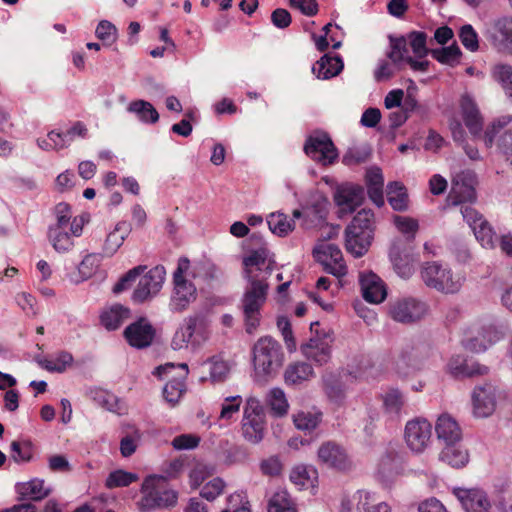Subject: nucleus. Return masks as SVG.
I'll use <instances>...</instances> for the list:
<instances>
[{"instance_id":"obj_1","label":"nucleus","mask_w":512,"mask_h":512,"mask_svg":"<svg viewBox=\"0 0 512 512\" xmlns=\"http://www.w3.org/2000/svg\"><path fill=\"white\" fill-rule=\"evenodd\" d=\"M250 240L260 244V246L250 249L242 258L243 278L247 281V285L239 307L248 334L254 333L260 325L261 310L267 300L269 291L267 280L277 265L274 253L263 244L260 234L253 233Z\"/></svg>"},{"instance_id":"obj_2","label":"nucleus","mask_w":512,"mask_h":512,"mask_svg":"<svg viewBox=\"0 0 512 512\" xmlns=\"http://www.w3.org/2000/svg\"><path fill=\"white\" fill-rule=\"evenodd\" d=\"M182 467L183 462L176 459L170 462L166 470L167 476L152 474L144 479L140 490L142 497L137 503L141 512H149L176 505L178 494L176 491L168 489L166 482L168 477H175Z\"/></svg>"},{"instance_id":"obj_3","label":"nucleus","mask_w":512,"mask_h":512,"mask_svg":"<svg viewBox=\"0 0 512 512\" xmlns=\"http://www.w3.org/2000/svg\"><path fill=\"white\" fill-rule=\"evenodd\" d=\"M374 213L362 209L345 229V248L354 257H362L369 249L373 239Z\"/></svg>"},{"instance_id":"obj_4","label":"nucleus","mask_w":512,"mask_h":512,"mask_svg":"<svg viewBox=\"0 0 512 512\" xmlns=\"http://www.w3.org/2000/svg\"><path fill=\"white\" fill-rule=\"evenodd\" d=\"M280 343L271 336H263L253 346V364L257 374L271 375L283 363Z\"/></svg>"},{"instance_id":"obj_5","label":"nucleus","mask_w":512,"mask_h":512,"mask_svg":"<svg viewBox=\"0 0 512 512\" xmlns=\"http://www.w3.org/2000/svg\"><path fill=\"white\" fill-rule=\"evenodd\" d=\"M190 266V261L186 257L178 260L177 268L173 273V293L170 300L172 311L182 312L188 308L197 298V289L193 282L184 277Z\"/></svg>"},{"instance_id":"obj_6","label":"nucleus","mask_w":512,"mask_h":512,"mask_svg":"<svg viewBox=\"0 0 512 512\" xmlns=\"http://www.w3.org/2000/svg\"><path fill=\"white\" fill-rule=\"evenodd\" d=\"M421 277L426 286L442 293L453 294L461 288L460 279H454L451 269L437 261L426 262Z\"/></svg>"},{"instance_id":"obj_7","label":"nucleus","mask_w":512,"mask_h":512,"mask_svg":"<svg viewBox=\"0 0 512 512\" xmlns=\"http://www.w3.org/2000/svg\"><path fill=\"white\" fill-rule=\"evenodd\" d=\"M304 152L311 159L323 165L333 164L338 158L337 148L331 137L323 131H315L307 137Z\"/></svg>"},{"instance_id":"obj_8","label":"nucleus","mask_w":512,"mask_h":512,"mask_svg":"<svg viewBox=\"0 0 512 512\" xmlns=\"http://www.w3.org/2000/svg\"><path fill=\"white\" fill-rule=\"evenodd\" d=\"M477 174L472 170H463L452 180L451 192L446 198L447 205L457 206L463 202H475L477 199Z\"/></svg>"},{"instance_id":"obj_9","label":"nucleus","mask_w":512,"mask_h":512,"mask_svg":"<svg viewBox=\"0 0 512 512\" xmlns=\"http://www.w3.org/2000/svg\"><path fill=\"white\" fill-rule=\"evenodd\" d=\"M432 425L425 418H415L406 423L404 438L407 446L415 453H422L429 445Z\"/></svg>"},{"instance_id":"obj_10","label":"nucleus","mask_w":512,"mask_h":512,"mask_svg":"<svg viewBox=\"0 0 512 512\" xmlns=\"http://www.w3.org/2000/svg\"><path fill=\"white\" fill-rule=\"evenodd\" d=\"M485 36L497 52L512 55V18L495 20L486 29Z\"/></svg>"},{"instance_id":"obj_11","label":"nucleus","mask_w":512,"mask_h":512,"mask_svg":"<svg viewBox=\"0 0 512 512\" xmlns=\"http://www.w3.org/2000/svg\"><path fill=\"white\" fill-rule=\"evenodd\" d=\"M365 200L363 186L353 183H344L334 192V202L339 207L340 217L353 213Z\"/></svg>"},{"instance_id":"obj_12","label":"nucleus","mask_w":512,"mask_h":512,"mask_svg":"<svg viewBox=\"0 0 512 512\" xmlns=\"http://www.w3.org/2000/svg\"><path fill=\"white\" fill-rule=\"evenodd\" d=\"M427 311L426 304L414 298L396 299L389 305V315L397 322L412 323L420 320Z\"/></svg>"},{"instance_id":"obj_13","label":"nucleus","mask_w":512,"mask_h":512,"mask_svg":"<svg viewBox=\"0 0 512 512\" xmlns=\"http://www.w3.org/2000/svg\"><path fill=\"white\" fill-rule=\"evenodd\" d=\"M165 275L166 270L162 265H157L150 269L140 278L137 288L134 290L132 295L133 301L143 303L150 297L156 295L162 288Z\"/></svg>"},{"instance_id":"obj_14","label":"nucleus","mask_w":512,"mask_h":512,"mask_svg":"<svg viewBox=\"0 0 512 512\" xmlns=\"http://www.w3.org/2000/svg\"><path fill=\"white\" fill-rule=\"evenodd\" d=\"M156 335V330L152 324L144 317L128 325L123 336L127 343L137 349L149 347Z\"/></svg>"},{"instance_id":"obj_15","label":"nucleus","mask_w":512,"mask_h":512,"mask_svg":"<svg viewBox=\"0 0 512 512\" xmlns=\"http://www.w3.org/2000/svg\"><path fill=\"white\" fill-rule=\"evenodd\" d=\"M328 205L329 201L324 194L319 192L313 194L304 208L303 227L311 229L324 225L328 214Z\"/></svg>"},{"instance_id":"obj_16","label":"nucleus","mask_w":512,"mask_h":512,"mask_svg":"<svg viewBox=\"0 0 512 512\" xmlns=\"http://www.w3.org/2000/svg\"><path fill=\"white\" fill-rule=\"evenodd\" d=\"M389 257L401 278L407 279L413 274L414 255L410 246L402 241L394 242L390 248Z\"/></svg>"},{"instance_id":"obj_17","label":"nucleus","mask_w":512,"mask_h":512,"mask_svg":"<svg viewBox=\"0 0 512 512\" xmlns=\"http://www.w3.org/2000/svg\"><path fill=\"white\" fill-rule=\"evenodd\" d=\"M318 459L325 466L337 470H345L349 466L345 450L334 441L324 442L319 447Z\"/></svg>"},{"instance_id":"obj_18","label":"nucleus","mask_w":512,"mask_h":512,"mask_svg":"<svg viewBox=\"0 0 512 512\" xmlns=\"http://www.w3.org/2000/svg\"><path fill=\"white\" fill-rule=\"evenodd\" d=\"M460 110L463 122L472 136V141L480 137V112L478 104L470 94L465 93L460 99Z\"/></svg>"},{"instance_id":"obj_19","label":"nucleus","mask_w":512,"mask_h":512,"mask_svg":"<svg viewBox=\"0 0 512 512\" xmlns=\"http://www.w3.org/2000/svg\"><path fill=\"white\" fill-rule=\"evenodd\" d=\"M363 298L370 303H380L387 295L384 282L373 272L362 273L359 277Z\"/></svg>"},{"instance_id":"obj_20","label":"nucleus","mask_w":512,"mask_h":512,"mask_svg":"<svg viewBox=\"0 0 512 512\" xmlns=\"http://www.w3.org/2000/svg\"><path fill=\"white\" fill-rule=\"evenodd\" d=\"M435 432L439 441L447 444H458L462 438V431L458 422L448 413H442L437 418Z\"/></svg>"},{"instance_id":"obj_21","label":"nucleus","mask_w":512,"mask_h":512,"mask_svg":"<svg viewBox=\"0 0 512 512\" xmlns=\"http://www.w3.org/2000/svg\"><path fill=\"white\" fill-rule=\"evenodd\" d=\"M18 499L40 501L50 495L52 489L45 486L43 479L34 478L27 482L17 483L15 486Z\"/></svg>"},{"instance_id":"obj_22","label":"nucleus","mask_w":512,"mask_h":512,"mask_svg":"<svg viewBox=\"0 0 512 512\" xmlns=\"http://www.w3.org/2000/svg\"><path fill=\"white\" fill-rule=\"evenodd\" d=\"M447 366L450 374L456 379L471 378L480 374L479 363L464 355L451 357Z\"/></svg>"},{"instance_id":"obj_23","label":"nucleus","mask_w":512,"mask_h":512,"mask_svg":"<svg viewBox=\"0 0 512 512\" xmlns=\"http://www.w3.org/2000/svg\"><path fill=\"white\" fill-rule=\"evenodd\" d=\"M344 67L339 55L324 54L312 67V72L318 79H330L337 76Z\"/></svg>"},{"instance_id":"obj_24","label":"nucleus","mask_w":512,"mask_h":512,"mask_svg":"<svg viewBox=\"0 0 512 512\" xmlns=\"http://www.w3.org/2000/svg\"><path fill=\"white\" fill-rule=\"evenodd\" d=\"M88 129L86 125L81 121H76L72 127L67 129L65 132H60L57 130H51L47 137L49 139H53V137H57L58 141H55L56 150H61L67 148L74 140L76 136L80 138H85L87 136Z\"/></svg>"},{"instance_id":"obj_25","label":"nucleus","mask_w":512,"mask_h":512,"mask_svg":"<svg viewBox=\"0 0 512 512\" xmlns=\"http://www.w3.org/2000/svg\"><path fill=\"white\" fill-rule=\"evenodd\" d=\"M129 317V308L121 304H114L101 313L100 322L107 330L113 331L118 329Z\"/></svg>"},{"instance_id":"obj_26","label":"nucleus","mask_w":512,"mask_h":512,"mask_svg":"<svg viewBox=\"0 0 512 512\" xmlns=\"http://www.w3.org/2000/svg\"><path fill=\"white\" fill-rule=\"evenodd\" d=\"M314 370L307 362H294L287 366L284 379L287 385H300L314 377Z\"/></svg>"},{"instance_id":"obj_27","label":"nucleus","mask_w":512,"mask_h":512,"mask_svg":"<svg viewBox=\"0 0 512 512\" xmlns=\"http://www.w3.org/2000/svg\"><path fill=\"white\" fill-rule=\"evenodd\" d=\"M395 367L397 373L404 377L420 369V362L413 346L406 345L400 350L395 360Z\"/></svg>"},{"instance_id":"obj_28","label":"nucleus","mask_w":512,"mask_h":512,"mask_svg":"<svg viewBox=\"0 0 512 512\" xmlns=\"http://www.w3.org/2000/svg\"><path fill=\"white\" fill-rule=\"evenodd\" d=\"M452 493L465 512H480V490L478 488L454 487Z\"/></svg>"},{"instance_id":"obj_29","label":"nucleus","mask_w":512,"mask_h":512,"mask_svg":"<svg viewBox=\"0 0 512 512\" xmlns=\"http://www.w3.org/2000/svg\"><path fill=\"white\" fill-rule=\"evenodd\" d=\"M387 199L393 210L404 212L408 209V194L405 186L398 181L387 184Z\"/></svg>"},{"instance_id":"obj_30","label":"nucleus","mask_w":512,"mask_h":512,"mask_svg":"<svg viewBox=\"0 0 512 512\" xmlns=\"http://www.w3.org/2000/svg\"><path fill=\"white\" fill-rule=\"evenodd\" d=\"M127 111L136 115L139 121L154 124L159 120V113L154 106L145 100H135L129 103Z\"/></svg>"},{"instance_id":"obj_31","label":"nucleus","mask_w":512,"mask_h":512,"mask_svg":"<svg viewBox=\"0 0 512 512\" xmlns=\"http://www.w3.org/2000/svg\"><path fill=\"white\" fill-rule=\"evenodd\" d=\"M389 41L390 51L387 53V57L391 60L397 70H401L403 63L406 61V57H409L407 38L404 36L396 37L389 35Z\"/></svg>"},{"instance_id":"obj_32","label":"nucleus","mask_w":512,"mask_h":512,"mask_svg":"<svg viewBox=\"0 0 512 512\" xmlns=\"http://www.w3.org/2000/svg\"><path fill=\"white\" fill-rule=\"evenodd\" d=\"M357 510L359 512H390V506L383 501H378L376 495L369 491L358 490Z\"/></svg>"},{"instance_id":"obj_33","label":"nucleus","mask_w":512,"mask_h":512,"mask_svg":"<svg viewBox=\"0 0 512 512\" xmlns=\"http://www.w3.org/2000/svg\"><path fill=\"white\" fill-rule=\"evenodd\" d=\"M264 418H250L242 421V434L252 444L260 443L264 438Z\"/></svg>"},{"instance_id":"obj_34","label":"nucleus","mask_w":512,"mask_h":512,"mask_svg":"<svg viewBox=\"0 0 512 512\" xmlns=\"http://www.w3.org/2000/svg\"><path fill=\"white\" fill-rule=\"evenodd\" d=\"M268 512H297L290 494L283 489L277 490L268 501Z\"/></svg>"},{"instance_id":"obj_35","label":"nucleus","mask_w":512,"mask_h":512,"mask_svg":"<svg viewBox=\"0 0 512 512\" xmlns=\"http://www.w3.org/2000/svg\"><path fill=\"white\" fill-rule=\"evenodd\" d=\"M88 396L104 409L119 413V399L115 394L101 388H92L88 391Z\"/></svg>"},{"instance_id":"obj_36","label":"nucleus","mask_w":512,"mask_h":512,"mask_svg":"<svg viewBox=\"0 0 512 512\" xmlns=\"http://www.w3.org/2000/svg\"><path fill=\"white\" fill-rule=\"evenodd\" d=\"M439 457L441 461L455 468L463 467L468 462V453L459 449L457 444L445 445Z\"/></svg>"},{"instance_id":"obj_37","label":"nucleus","mask_w":512,"mask_h":512,"mask_svg":"<svg viewBox=\"0 0 512 512\" xmlns=\"http://www.w3.org/2000/svg\"><path fill=\"white\" fill-rule=\"evenodd\" d=\"M208 326V319L202 312L191 315L185 319L181 327L183 339H191L195 333L203 334Z\"/></svg>"},{"instance_id":"obj_38","label":"nucleus","mask_w":512,"mask_h":512,"mask_svg":"<svg viewBox=\"0 0 512 512\" xmlns=\"http://www.w3.org/2000/svg\"><path fill=\"white\" fill-rule=\"evenodd\" d=\"M48 239L59 253L68 252L74 245L72 235L66 229L48 228Z\"/></svg>"},{"instance_id":"obj_39","label":"nucleus","mask_w":512,"mask_h":512,"mask_svg":"<svg viewBox=\"0 0 512 512\" xmlns=\"http://www.w3.org/2000/svg\"><path fill=\"white\" fill-rule=\"evenodd\" d=\"M462 52L456 42L447 47L431 49V56L441 64L454 66L459 63Z\"/></svg>"},{"instance_id":"obj_40","label":"nucleus","mask_w":512,"mask_h":512,"mask_svg":"<svg viewBox=\"0 0 512 512\" xmlns=\"http://www.w3.org/2000/svg\"><path fill=\"white\" fill-rule=\"evenodd\" d=\"M492 77L499 82L506 94L512 101V66L499 63L493 66L491 70Z\"/></svg>"},{"instance_id":"obj_41","label":"nucleus","mask_w":512,"mask_h":512,"mask_svg":"<svg viewBox=\"0 0 512 512\" xmlns=\"http://www.w3.org/2000/svg\"><path fill=\"white\" fill-rule=\"evenodd\" d=\"M322 420L321 412L301 411L293 416V422L298 430L312 432Z\"/></svg>"},{"instance_id":"obj_42","label":"nucleus","mask_w":512,"mask_h":512,"mask_svg":"<svg viewBox=\"0 0 512 512\" xmlns=\"http://www.w3.org/2000/svg\"><path fill=\"white\" fill-rule=\"evenodd\" d=\"M324 391L331 401L339 402L344 398L343 383L335 374L329 373L323 376Z\"/></svg>"},{"instance_id":"obj_43","label":"nucleus","mask_w":512,"mask_h":512,"mask_svg":"<svg viewBox=\"0 0 512 512\" xmlns=\"http://www.w3.org/2000/svg\"><path fill=\"white\" fill-rule=\"evenodd\" d=\"M499 392L495 386L485 383L482 386V417L491 416L497 406Z\"/></svg>"},{"instance_id":"obj_44","label":"nucleus","mask_w":512,"mask_h":512,"mask_svg":"<svg viewBox=\"0 0 512 512\" xmlns=\"http://www.w3.org/2000/svg\"><path fill=\"white\" fill-rule=\"evenodd\" d=\"M138 475L132 472H127L122 469H118L109 473L105 481V486L108 489L127 487L131 483L138 480Z\"/></svg>"},{"instance_id":"obj_45","label":"nucleus","mask_w":512,"mask_h":512,"mask_svg":"<svg viewBox=\"0 0 512 512\" xmlns=\"http://www.w3.org/2000/svg\"><path fill=\"white\" fill-rule=\"evenodd\" d=\"M270 231L280 237L286 236L292 229V223L283 213H271L267 218Z\"/></svg>"},{"instance_id":"obj_46","label":"nucleus","mask_w":512,"mask_h":512,"mask_svg":"<svg viewBox=\"0 0 512 512\" xmlns=\"http://www.w3.org/2000/svg\"><path fill=\"white\" fill-rule=\"evenodd\" d=\"M407 40L415 56L419 59L431 55V49L427 48V34L423 31H411L407 35Z\"/></svg>"},{"instance_id":"obj_47","label":"nucleus","mask_w":512,"mask_h":512,"mask_svg":"<svg viewBox=\"0 0 512 512\" xmlns=\"http://www.w3.org/2000/svg\"><path fill=\"white\" fill-rule=\"evenodd\" d=\"M504 336L505 333L500 325L494 323L485 324L482 327V352L501 341Z\"/></svg>"},{"instance_id":"obj_48","label":"nucleus","mask_w":512,"mask_h":512,"mask_svg":"<svg viewBox=\"0 0 512 512\" xmlns=\"http://www.w3.org/2000/svg\"><path fill=\"white\" fill-rule=\"evenodd\" d=\"M73 362V356L67 351L60 352L55 360L38 361V364L49 372L62 373Z\"/></svg>"},{"instance_id":"obj_49","label":"nucleus","mask_w":512,"mask_h":512,"mask_svg":"<svg viewBox=\"0 0 512 512\" xmlns=\"http://www.w3.org/2000/svg\"><path fill=\"white\" fill-rule=\"evenodd\" d=\"M371 156V148L368 144L349 148L343 155L342 162L347 166L366 162Z\"/></svg>"},{"instance_id":"obj_50","label":"nucleus","mask_w":512,"mask_h":512,"mask_svg":"<svg viewBox=\"0 0 512 512\" xmlns=\"http://www.w3.org/2000/svg\"><path fill=\"white\" fill-rule=\"evenodd\" d=\"M185 391V383L179 379L168 381L163 387V397L171 406H175Z\"/></svg>"},{"instance_id":"obj_51","label":"nucleus","mask_w":512,"mask_h":512,"mask_svg":"<svg viewBox=\"0 0 512 512\" xmlns=\"http://www.w3.org/2000/svg\"><path fill=\"white\" fill-rule=\"evenodd\" d=\"M10 448L11 458L16 463L29 462L32 459L33 446L30 441H13Z\"/></svg>"},{"instance_id":"obj_52","label":"nucleus","mask_w":512,"mask_h":512,"mask_svg":"<svg viewBox=\"0 0 512 512\" xmlns=\"http://www.w3.org/2000/svg\"><path fill=\"white\" fill-rule=\"evenodd\" d=\"M205 364L209 365V374L212 382H222L225 380L229 372L228 364L225 361L214 356L208 359Z\"/></svg>"},{"instance_id":"obj_53","label":"nucleus","mask_w":512,"mask_h":512,"mask_svg":"<svg viewBox=\"0 0 512 512\" xmlns=\"http://www.w3.org/2000/svg\"><path fill=\"white\" fill-rule=\"evenodd\" d=\"M459 39L469 51L475 52L479 48L478 34L470 24L463 25L459 30Z\"/></svg>"},{"instance_id":"obj_54","label":"nucleus","mask_w":512,"mask_h":512,"mask_svg":"<svg viewBox=\"0 0 512 512\" xmlns=\"http://www.w3.org/2000/svg\"><path fill=\"white\" fill-rule=\"evenodd\" d=\"M56 223L48 228L66 229L72 218L71 206L66 202L58 203L54 208Z\"/></svg>"},{"instance_id":"obj_55","label":"nucleus","mask_w":512,"mask_h":512,"mask_svg":"<svg viewBox=\"0 0 512 512\" xmlns=\"http://www.w3.org/2000/svg\"><path fill=\"white\" fill-rule=\"evenodd\" d=\"M146 266L139 265L125 273L113 287V292L119 294L126 290L145 270Z\"/></svg>"},{"instance_id":"obj_56","label":"nucleus","mask_w":512,"mask_h":512,"mask_svg":"<svg viewBox=\"0 0 512 512\" xmlns=\"http://www.w3.org/2000/svg\"><path fill=\"white\" fill-rule=\"evenodd\" d=\"M95 34L98 39L112 44L117 38V28L110 21L101 20L96 27Z\"/></svg>"},{"instance_id":"obj_57","label":"nucleus","mask_w":512,"mask_h":512,"mask_svg":"<svg viewBox=\"0 0 512 512\" xmlns=\"http://www.w3.org/2000/svg\"><path fill=\"white\" fill-rule=\"evenodd\" d=\"M277 327L281 331L288 351H294L296 349V341L293 336L290 320L286 316H279L277 318Z\"/></svg>"},{"instance_id":"obj_58","label":"nucleus","mask_w":512,"mask_h":512,"mask_svg":"<svg viewBox=\"0 0 512 512\" xmlns=\"http://www.w3.org/2000/svg\"><path fill=\"white\" fill-rule=\"evenodd\" d=\"M270 407L276 416L281 417L287 413L288 403L281 389H272L270 392Z\"/></svg>"},{"instance_id":"obj_59","label":"nucleus","mask_w":512,"mask_h":512,"mask_svg":"<svg viewBox=\"0 0 512 512\" xmlns=\"http://www.w3.org/2000/svg\"><path fill=\"white\" fill-rule=\"evenodd\" d=\"M101 258L102 256L99 254H88L84 257L78 266V271L83 279H87L93 275L99 266Z\"/></svg>"},{"instance_id":"obj_60","label":"nucleus","mask_w":512,"mask_h":512,"mask_svg":"<svg viewBox=\"0 0 512 512\" xmlns=\"http://www.w3.org/2000/svg\"><path fill=\"white\" fill-rule=\"evenodd\" d=\"M224 486L225 483L221 478H214L202 487L200 496L208 501H213L222 493Z\"/></svg>"},{"instance_id":"obj_61","label":"nucleus","mask_w":512,"mask_h":512,"mask_svg":"<svg viewBox=\"0 0 512 512\" xmlns=\"http://www.w3.org/2000/svg\"><path fill=\"white\" fill-rule=\"evenodd\" d=\"M512 121L511 116H502L497 120L493 121L485 132L484 142L487 147H491L495 136L500 132L502 128L508 125Z\"/></svg>"},{"instance_id":"obj_62","label":"nucleus","mask_w":512,"mask_h":512,"mask_svg":"<svg viewBox=\"0 0 512 512\" xmlns=\"http://www.w3.org/2000/svg\"><path fill=\"white\" fill-rule=\"evenodd\" d=\"M260 471L265 476L276 477L281 474L282 463L278 456H270L260 462Z\"/></svg>"},{"instance_id":"obj_63","label":"nucleus","mask_w":512,"mask_h":512,"mask_svg":"<svg viewBox=\"0 0 512 512\" xmlns=\"http://www.w3.org/2000/svg\"><path fill=\"white\" fill-rule=\"evenodd\" d=\"M394 224L397 227V229L399 231H401L402 233L411 235L408 238V240L414 239L415 233L419 227L417 220L410 218V217L399 216V215L394 216Z\"/></svg>"},{"instance_id":"obj_64","label":"nucleus","mask_w":512,"mask_h":512,"mask_svg":"<svg viewBox=\"0 0 512 512\" xmlns=\"http://www.w3.org/2000/svg\"><path fill=\"white\" fill-rule=\"evenodd\" d=\"M224 462L228 465L244 462L247 457V451L244 447L232 445L223 451Z\"/></svg>"}]
</instances>
